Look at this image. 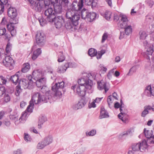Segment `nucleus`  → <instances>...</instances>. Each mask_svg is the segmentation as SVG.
<instances>
[{"label":"nucleus","mask_w":154,"mask_h":154,"mask_svg":"<svg viewBox=\"0 0 154 154\" xmlns=\"http://www.w3.org/2000/svg\"><path fill=\"white\" fill-rule=\"evenodd\" d=\"M65 59V56L63 55L62 52H60L58 54V61L59 62H62Z\"/></svg>","instance_id":"45"},{"label":"nucleus","mask_w":154,"mask_h":154,"mask_svg":"<svg viewBox=\"0 0 154 154\" xmlns=\"http://www.w3.org/2000/svg\"><path fill=\"white\" fill-rule=\"evenodd\" d=\"M148 141L150 143V144L154 143V135L152 137L148 140Z\"/></svg>","instance_id":"64"},{"label":"nucleus","mask_w":154,"mask_h":154,"mask_svg":"<svg viewBox=\"0 0 154 154\" xmlns=\"http://www.w3.org/2000/svg\"><path fill=\"white\" fill-rule=\"evenodd\" d=\"M5 28L3 26H0V36L4 35L5 37V39L10 40V35L9 34L7 33Z\"/></svg>","instance_id":"22"},{"label":"nucleus","mask_w":154,"mask_h":154,"mask_svg":"<svg viewBox=\"0 0 154 154\" xmlns=\"http://www.w3.org/2000/svg\"><path fill=\"white\" fill-rule=\"evenodd\" d=\"M144 94L148 97L154 96V87H152L149 85L146 87L144 91Z\"/></svg>","instance_id":"18"},{"label":"nucleus","mask_w":154,"mask_h":154,"mask_svg":"<svg viewBox=\"0 0 154 154\" xmlns=\"http://www.w3.org/2000/svg\"><path fill=\"white\" fill-rule=\"evenodd\" d=\"M139 35L140 39L141 40H145L148 35L144 31H140L139 32Z\"/></svg>","instance_id":"41"},{"label":"nucleus","mask_w":154,"mask_h":154,"mask_svg":"<svg viewBox=\"0 0 154 154\" xmlns=\"http://www.w3.org/2000/svg\"><path fill=\"white\" fill-rule=\"evenodd\" d=\"M96 134V131L95 129H92L90 131H87L85 133L86 135L87 136H93Z\"/></svg>","instance_id":"46"},{"label":"nucleus","mask_w":154,"mask_h":154,"mask_svg":"<svg viewBox=\"0 0 154 154\" xmlns=\"http://www.w3.org/2000/svg\"><path fill=\"white\" fill-rule=\"evenodd\" d=\"M97 88L100 90H104L106 93L109 89V86L106 82L101 80L97 82Z\"/></svg>","instance_id":"12"},{"label":"nucleus","mask_w":154,"mask_h":154,"mask_svg":"<svg viewBox=\"0 0 154 154\" xmlns=\"http://www.w3.org/2000/svg\"><path fill=\"white\" fill-rule=\"evenodd\" d=\"M67 68V69L68 68H74L75 66V64L74 63H72V62L67 63L65 64Z\"/></svg>","instance_id":"50"},{"label":"nucleus","mask_w":154,"mask_h":154,"mask_svg":"<svg viewBox=\"0 0 154 154\" xmlns=\"http://www.w3.org/2000/svg\"><path fill=\"white\" fill-rule=\"evenodd\" d=\"M86 103L87 101L85 99L82 98L77 103L74 104L72 106V108L75 110L80 109L85 106Z\"/></svg>","instance_id":"16"},{"label":"nucleus","mask_w":154,"mask_h":154,"mask_svg":"<svg viewBox=\"0 0 154 154\" xmlns=\"http://www.w3.org/2000/svg\"><path fill=\"white\" fill-rule=\"evenodd\" d=\"M10 119L13 121L16 125H19L20 123L19 119L17 115H11L9 116Z\"/></svg>","instance_id":"27"},{"label":"nucleus","mask_w":154,"mask_h":154,"mask_svg":"<svg viewBox=\"0 0 154 154\" xmlns=\"http://www.w3.org/2000/svg\"><path fill=\"white\" fill-rule=\"evenodd\" d=\"M34 104L33 103L30 101L29 104L27 107L25 111H26L27 112H28L30 113L32 112L33 109L34 108Z\"/></svg>","instance_id":"42"},{"label":"nucleus","mask_w":154,"mask_h":154,"mask_svg":"<svg viewBox=\"0 0 154 154\" xmlns=\"http://www.w3.org/2000/svg\"><path fill=\"white\" fill-rule=\"evenodd\" d=\"M144 133L145 137L147 138V141L148 143L150 144V143L148 141V140L152 137V130L149 131L146 130V128L144 129Z\"/></svg>","instance_id":"26"},{"label":"nucleus","mask_w":154,"mask_h":154,"mask_svg":"<svg viewBox=\"0 0 154 154\" xmlns=\"http://www.w3.org/2000/svg\"><path fill=\"white\" fill-rule=\"evenodd\" d=\"M111 12L108 11H106L104 13H101V14L107 20H110L111 15Z\"/></svg>","instance_id":"34"},{"label":"nucleus","mask_w":154,"mask_h":154,"mask_svg":"<svg viewBox=\"0 0 154 154\" xmlns=\"http://www.w3.org/2000/svg\"><path fill=\"white\" fill-rule=\"evenodd\" d=\"M120 16L121 17V20L122 22V23L120 24V27L129 24L128 17L126 15H121Z\"/></svg>","instance_id":"28"},{"label":"nucleus","mask_w":154,"mask_h":154,"mask_svg":"<svg viewBox=\"0 0 154 154\" xmlns=\"http://www.w3.org/2000/svg\"><path fill=\"white\" fill-rule=\"evenodd\" d=\"M7 80L5 78L2 76H0V85L5 84Z\"/></svg>","instance_id":"52"},{"label":"nucleus","mask_w":154,"mask_h":154,"mask_svg":"<svg viewBox=\"0 0 154 154\" xmlns=\"http://www.w3.org/2000/svg\"><path fill=\"white\" fill-rule=\"evenodd\" d=\"M138 67L139 66L137 65L133 66L129 70L128 73L127 74V75L128 76L132 75L134 73L136 72Z\"/></svg>","instance_id":"35"},{"label":"nucleus","mask_w":154,"mask_h":154,"mask_svg":"<svg viewBox=\"0 0 154 154\" xmlns=\"http://www.w3.org/2000/svg\"><path fill=\"white\" fill-rule=\"evenodd\" d=\"M36 46V45H34L32 48V51H33V54L32 55V58L33 60H35L42 53V50L40 48H38L35 49Z\"/></svg>","instance_id":"19"},{"label":"nucleus","mask_w":154,"mask_h":154,"mask_svg":"<svg viewBox=\"0 0 154 154\" xmlns=\"http://www.w3.org/2000/svg\"><path fill=\"white\" fill-rule=\"evenodd\" d=\"M30 78L32 80L35 81L44 76V73L41 69H36L33 71L32 76H30Z\"/></svg>","instance_id":"14"},{"label":"nucleus","mask_w":154,"mask_h":154,"mask_svg":"<svg viewBox=\"0 0 154 154\" xmlns=\"http://www.w3.org/2000/svg\"><path fill=\"white\" fill-rule=\"evenodd\" d=\"M4 100L5 102H8L10 100V97L9 96L8 94H5L4 98Z\"/></svg>","instance_id":"60"},{"label":"nucleus","mask_w":154,"mask_h":154,"mask_svg":"<svg viewBox=\"0 0 154 154\" xmlns=\"http://www.w3.org/2000/svg\"><path fill=\"white\" fill-rule=\"evenodd\" d=\"M54 24L56 27L57 29L61 28L63 24L64 21L62 16H58L57 17L56 15L54 19Z\"/></svg>","instance_id":"15"},{"label":"nucleus","mask_w":154,"mask_h":154,"mask_svg":"<svg viewBox=\"0 0 154 154\" xmlns=\"http://www.w3.org/2000/svg\"><path fill=\"white\" fill-rule=\"evenodd\" d=\"M30 69V64L28 63H26L23 64L21 69V72L25 73L28 72Z\"/></svg>","instance_id":"33"},{"label":"nucleus","mask_w":154,"mask_h":154,"mask_svg":"<svg viewBox=\"0 0 154 154\" xmlns=\"http://www.w3.org/2000/svg\"><path fill=\"white\" fill-rule=\"evenodd\" d=\"M113 101V98L112 95L109 96L107 98V103H112Z\"/></svg>","instance_id":"63"},{"label":"nucleus","mask_w":154,"mask_h":154,"mask_svg":"<svg viewBox=\"0 0 154 154\" xmlns=\"http://www.w3.org/2000/svg\"><path fill=\"white\" fill-rule=\"evenodd\" d=\"M121 28H124L125 32L127 35H129L131 34L132 32V28L131 24H128L120 27Z\"/></svg>","instance_id":"21"},{"label":"nucleus","mask_w":154,"mask_h":154,"mask_svg":"<svg viewBox=\"0 0 154 154\" xmlns=\"http://www.w3.org/2000/svg\"><path fill=\"white\" fill-rule=\"evenodd\" d=\"M48 100L46 95L44 96L41 95L40 93L35 92L32 94L30 101L34 104H37L47 102Z\"/></svg>","instance_id":"3"},{"label":"nucleus","mask_w":154,"mask_h":154,"mask_svg":"<svg viewBox=\"0 0 154 154\" xmlns=\"http://www.w3.org/2000/svg\"><path fill=\"white\" fill-rule=\"evenodd\" d=\"M109 117V113L104 108H101L100 109V115L99 119H102L108 118Z\"/></svg>","instance_id":"24"},{"label":"nucleus","mask_w":154,"mask_h":154,"mask_svg":"<svg viewBox=\"0 0 154 154\" xmlns=\"http://www.w3.org/2000/svg\"><path fill=\"white\" fill-rule=\"evenodd\" d=\"M132 133L131 131L130 130H128L127 131L125 132H124L122 134V136H126L127 135H131Z\"/></svg>","instance_id":"61"},{"label":"nucleus","mask_w":154,"mask_h":154,"mask_svg":"<svg viewBox=\"0 0 154 154\" xmlns=\"http://www.w3.org/2000/svg\"><path fill=\"white\" fill-rule=\"evenodd\" d=\"M59 0H55V2H52L51 4H53V8L55 12V14L60 13L62 11V5L60 3V0H59V3H58Z\"/></svg>","instance_id":"17"},{"label":"nucleus","mask_w":154,"mask_h":154,"mask_svg":"<svg viewBox=\"0 0 154 154\" xmlns=\"http://www.w3.org/2000/svg\"><path fill=\"white\" fill-rule=\"evenodd\" d=\"M46 120V119L43 116H42L39 118L38 124V128L40 129L41 128L42 125Z\"/></svg>","instance_id":"37"},{"label":"nucleus","mask_w":154,"mask_h":154,"mask_svg":"<svg viewBox=\"0 0 154 154\" xmlns=\"http://www.w3.org/2000/svg\"><path fill=\"white\" fill-rule=\"evenodd\" d=\"M45 39V36L43 32H38L36 36V40L37 44L40 46L44 45Z\"/></svg>","instance_id":"13"},{"label":"nucleus","mask_w":154,"mask_h":154,"mask_svg":"<svg viewBox=\"0 0 154 154\" xmlns=\"http://www.w3.org/2000/svg\"><path fill=\"white\" fill-rule=\"evenodd\" d=\"M146 2L150 7H152L154 5V2L152 0H146Z\"/></svg>","instance_id":"59"},{"label":"nucleus","mask_w":154,"mask_h":154,"mask_svg":"<svg viewBox=\"0 0 154 154\" xmlns=\"http://www.w3.org/2000/svg\"><path fill=\"white\" fill-rule=\"evenodd\" d=\"M108 37V34L107 32H105L103 34L102 36V39L101 42L103 43L107 39Z\"/></svg>","instance_id":"51"},{"label":"nucleus","mask_w":154,"mask_h":154,"mask_svg":"<svg viewBox=\"0 0 154 154\" xmlns=\"http://www.w3.org/2000/svg\"><path fill=\"white\" fill-rule=\"evenodd\" d=\"M2 63L5 66L8 68L10 69L11 70L13 69L14 62L11 57L9 55H7V54H6L5 59L3 60Z\"/></svg>","instance_id":"11"},{"label":"nucleus","mask_w":154,"mask_h":154,"mask_svg":"<svg viewBox=\"0 0 154 154\" xmlns=\"http://www.w3.org/2000/svg\"><path fill=\"white\" fill-rule=\"evenodd\" d=\"M5 6V5L0 3V14H1L3 13Z\"/></svg>","instance_id":"55"},{"label":"nucleus","mask_w":154,"mask_h":154,"mask_svg":"<svg viewBox=\"0 0 154 154\" xmlns=\"http://www.w3.org/2000/svg\"><path fill=\"white\" fill-rule=\"evenodd\" d=\"M20 86L19 85H18L16 87L15 94L17 96L19 95L21 91Z\"/></svg>","instance_id":"48"},{"label":"nucleus","mask_w":154,"mask_h":154,"mask_svg":"<svg viewBox=\"0 0 154 154\" xmlns=\"http://www.w3.org/2000/svg\"><path fill=\"white\" fill-rule=\"evenodd\" d=\"M94 0H85V3L88 5H91V7H95L96 5V3L94 2Z\"/></svg>","instance_id":"38"},{"label":"nucleus","mask_w":154,"mask_h":154,"mask_svg":"<svg viewBox=\"0 0 154 154\" xmlns=\"http://www.w3.org/2000/svg\"><path fill=\"white\" fill-rule=\"evenodd\" d=\"M24 138L25 140L27 142H29L31 141V137L28 134L24 133Z\"/></svg>","instance_id":"47"},{"label":"nucleus","mask_w":154,"mask_h":154,"mask_svg":"<svg viewBox=\"0 0 154 154\" xmlns=\"http://www.w3.org/2000/svg\"><path fill=\"white\" fill-rule=\"evenodd\" d=\"M83 0H79L78 3L76 0H74L68 9L66 17L68 20L65 24L67 29H71L72 31L75 29V26L79 24V20L80 17V12L83 19L90 22H92L95 19L97 15L95 13L89 12L88 10L85 8L81 11L80 10L83 7Z\"/></svg>","instance_id":"1"},{"label":"nucleus","mask_w":154,"mask_h":154,"mask_svg":"<svg viewBox=\"0 0 154 154\" xmlns=\"http://www.w3.org/2000/svg\"><path fill=\"white\" fill-rule=\"evenodd\" d=\"M43 3L44 6V9L50 8V6L51 5V4L50 0H45Z\"/></svg>","instance_id":"49"},{"label":"nucleus","mask_w":154,"mask_h":154,"mask_svg":"<svg viewBox=\"0 0 154 154\" xmlns=\"http://www.w3.org/2000/svg\"><path fill=\"white\" fill-rule=\"evenodd\" d=\"M146 69L150 70L151 72H154V64L152 65V66L151 67H149L146 66Z\"/></svg>","instance_id":"62"},{"label":"nucleus","mask_w":154,"mask_h":154,"mask_svg":"<svg viewBox=\"0 0 154 154\" xmlns=\"http://www.w3.org/2000/svg\"><path fill=\"white\" fill-rule=\"evenodd\" d=\"M44 14L46 17V19L50 23L53 22L54 19L56 16L55 12L53 8L50 7L48 8L44 9Z\"/></svg>","instance_id":"5"},{"label":"nucleus","mask_w":154,"mask_h":154,"mask_svg":"<svg viewBox=\"0 0 154 154\" xmlns=\"http://www.w3.org/2000/svg\"><path fill=\"white\" fill-rule=\"evenodd\" d=\"M120 111L121 112L118 115V117L123 122L125 123L127 121V119L126 118V116L128 112V110L122 100H120Z\"/></svg>","instance_id":"9"},{"label":"nucleus","mask_w":154,"mask_h":154,"mask_svg":"<svg viewBox=\"0 0 154 154\" xmlns=\"http://www.w3.org/2000/svg\"><path fill=\"white\" fill-rule=\"evenodd\" d=\"M114 72V69H112L110 70L108 72L107 74V77L108 78L110 79L112 77V75Z\"/></svg>","instance_id":"54"},{"label":"nucleus","mask_w":154,"mask_h":154,"mask_svg":"<svg viewBox=\"0 0 154 154\" xmlns=\"http://www.w3.org/2000/svg\"><path fill=\"white\" fill-rule=\"evenodd\" d=\"M11 24L7 25V27L8 29V31L10 32L13 29H15L14 26L12 24H11Z\"/></svg>","instance_id":"57"},{"label":"nucleus","mask_w":154,"mask_h":154,"mask_svg":"<svg viewBox=\"0 0 154 154\" xmlns=\"http://www.w3.org/2000/svg\"><path fill=\"white\" fill-rule=\"evenodd\" d=\"M60 89H57L56 90L53 91H52L48 90L45 93V95L48 97V99L49 101L53 98L57 99L60 98L62 97V94L60 91Z\"/></svg>","instance_id":"7"},{"label":"nucleus","mask_w":154,"mask_h":154,"mask_svg":"<svg viewBox=\"0 0 154 154\" xmlns=\"http://www.w3.org/2000/svg\"><path fill=\"white\" fill-rule=\"evenodd\" d=\"M139 143H134L132 145V150L136 153L137 152L140 151V147Z\"/></svg>","instance_id":"32"},{"label":"nucleus","mask_w":154,"mask_h":154,"mask_svg":"<svg viewBox=\"0 0 154 154\" xmlns=\"http://www.w3.org/2000/svg\"><path fill=\"white\" fill-rule=\"evenodd\" d=\"M6 90L5 88L4 87L0 88V97L2 96L5 92Z\"/></svg>","instance_id":"56"},{"label":"nucleus","mask_w":154,"mask_h":154,"mask_svg":"<svg viewBox=\"0 0 154 154\" xmlns=\"http://www.w3.org/2000/svg\"><path fill=\"white\" fill-rule=\"evenodd\" d=\"M66 69L67 68L65 64L58 66L57 69V72L60 73H63L66 71Z\"/></svg>","instance_id":"36"},{"label":"nucleus","mask_w":154,"mask_h":154,"mask_svg":"<svg viewBox=\"0 0 154 154\" xmlns=\"http://www.w3.org/2000/svg\"><path fill=\"white\" fill-rule=\"evenodd\" d=\"M28 112L25 111L23 112L19 118V120L20 122H23L26 120L28 117Z\"/></svg>","instance_id":"31"},{"label":"nucleus","mask_w":154,"mask_h":154,"mask_svg":"<svg viewBox=\"0 0 154 154\" xmlns=\"http://www.w3.org/2000/svg\"><path fill=\"white\" fill-rule=\"evenodd\" d=\"M23 153V151L20 149H18L14 151L13 154H22Z\"/></svg>","instance_id":"58"},{"label":"nucleus","mask_w":154,"mask_h":154,"mask_svg":"<svg viewBox=\"0 0 154 154\" xmlns=\"http://www.w3.org/2000/svg\"><path fill=\"white\" fill-rule=\"evenodd\" d=\"M151 110V109L150 105L145 106L144 107V109L141 113V116L143 117L146 116L147 114L149 113V110Z\"/></svg>","instance_id":"29"},{"label":"nucleus","mask_w":154,"mask_h":154,"mask_svg":"<svg viewBox=\"0 0 154 154\" xmlns=\"http://www.w3.org/2000/svg\"><path fill=\"white\" fill-rule=\"evenodd\" d=\"M71 89L74 91L75 94L82 97H84L86 93L88 92V89H86L85 88H82V86L79 85H76L72 86Z\"/></svg>","instance_id":"10"},{"label":"nucleus","mask_w":154,"mask_h":154,"mask_svg":"<svg viewBox=\"0 0 154 154\" xmlns=\"http://www.w3.org/2000/svg\"><path fill=\"white\" fill-rule=\"evenodd\" d=\"M11 49V45L10 43H8L6 48V52L9 54Z\"/></svg>","instance_id":"53"},{"label":"nucleus","mask_w":154,"mask_h":154,"mask_svg":"<svg viewBox=\"0 0 154 154\" xmlns=\"http://www.w3.org/2000/svg\"><path fill=\"white\" fill-rule=\"evenodd\" d=\"M139 143L140 145V147L141 152H143L147 149L148 146L147 143H148L147 140H143Z\"/></svg>","instance_id":"23"},{"label":"nucleus","mask_w":154,"mask_h":154,"mask_svg":"<svg viewBox=\"0 0 154 154\" xmlns=\"http://www.w3.org/2000/svg\"><path fill=\"white\" fill-rule=\"evenodd\" d=\"M38 21L40 25L42 26H44L48 22H49L47 20L46 18L44 19L43 17H41L40 18H39Z\"/></svg>","instance_id":"43"},{"label":"nucleus","mask_w":154,"mask_h":154,"mask_svg":"<svg viewBox=\"0 0 154 154\" xmlns=\"http://www.w3.org/2000/svg\"><path fill=\"white\" fill-rule=\"evenodd\" d=\"M96 75V72L84 73L82 77L78 80V85L82 86V88L88 89V93H92L93 92L92 80H97Z\"/></svg>","instance_id":"2"},{"label":"nucleus","mask_w":154,"mask_h":154,"mask_svg":"<svg viewBox=\"0 0 154 154\" xmlns=\"http://www.w3.org/2000/svg\"><path fill=\"white\" fill-rule=\"evenodd\" d=\"M28 79L29 81L25 79H21L20 81L19 85L25 89H32L33 87L34 82L31 79L29 76L28 77Z\"/></svg>","instance_id":"6"},{"label":"nucleus","mask_w":154,"mask_h":154,"mask_svg":"<svg viewBox=\"0 0 154 154\" xmlns=\"http://www.w3.org/2000/svg\"><path fill=\"white\" fill-rule=\"evenodd\" d=\"M64 82L63 81L61 82H58V83H56L54 86L52 87V90L53 91L56 90L57 89H62L64 86Z\"/></svg>","instance_id":"25"},{"label":"nucleus","mask_w":154,"mask_h":154,"mask_svg":"<svg viewBox=\"0 0 154 154\" xmlns=\"http://www.w3.org/2000/svg\"><path fill=\"white\" fill-rule=\"evenodd\" d=\"M88 54L91 57L95 56L97 54V51L94 48H91L88 50Z\"/></svg>","instance_id":"40"},{"label":"nucleus","mask_w":154,"mask_h":154,"mask_svg":"<svg viewBox=\"0 0 154 154\" xmlns=\"http://www.w3.org/2000/svg\"><path fill=\"white\" fill-rule=\"evenodd\" d=\"M35 82H34V83H35L38 88H40L42 92L45 94L47 91H48V88L46 85V79L45 76L35 80Z\"/></svg>","instance_id":"4"},{"label":"nucleus","mask_w":154,"mask_h":154,"mask_svg":"<svg viewBox=\"0 0 154 154\" xmlns=\"http://www.w3.org/2000/svg\"><path fill=\"white\" fill-rule=\"evenodd\" d=\"M8 15L11 19L10 22L11 24H17L18 23V19L17 18V15L16 9L14 8L10 7L8 9Z\"/></svg>","instance_id":"8"},{"label":"nucleus","mask_w":154,"mask_h":154,"mask_svg":"<svg viewBox=\"0 0 154 154\" xmlns=\"http://www.w3.org/2000/svg\"><path fill=\"white\" fill-rule=\"evenodd\" d=\"M47 146V145L45 143L44 140H43L42 141L38 143L37 146V147L38 149H41L44 148Z\"/></svg>","instance_id":"44"},{"label":"nucleus","mask_w":154,"mask_h":154,"mask_svg":"<svg viewBox=\"0 0 154 154\" xmlns=\"http://www.w3.org/2000/svg\"><path fill=\"white\" fill-rule=\"evenodd\" d=\"M103 97H97L95 100H93L92 102L91 103H89L88 104V107L89 108H91L92 107L94 108L96 107V104H95V101H97V100L98 99H99V101H100V100H101L103 98Z\"/></svg>","instance_id":"39"},{"label":"nucleus","mask_w":154,"mask_h":154,"mask_svg":"<svg viewBox=\"0 0 154 154\" xmlns=\"http://www.w3.org/2000/svg\"><path fill=\"white\" fill-rule=\"evenodd\" d=\"M47 145L51 143L53 141V137L52 135H49L45 137L43 139Z\"/></svg>","instance_id":"30"},{"label":"nucleus","mask_w":154,"mask_h":154,"mask_svg":"<svg viewBox=\"0 0 154 154\" xmlns=\"http://www.w3.org/2000/svg\"><path fill=\"white\" fill-rule=\"evenodd\" d=\"M21 72L18 71L17 72L15 75L12 76L11 77L10 80L15 85H16L19 82V76Z\"/></svg>","instance_id":"20"}]
</instances>
